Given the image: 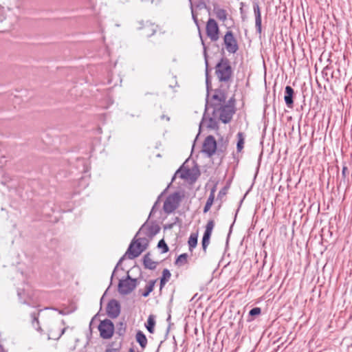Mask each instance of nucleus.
Here are the masks:
<instances>
[{"label": "nucleus", "instance_id": "obj_1", "mask_svg": "<svg viewBox=\"0 0 352 352\" xmlns=\"http://www.w3.org/2000/svg\"><path fill=\"white\" fill-rule=\"evenodd\" d=\"M226 96L221 91H216L210 100H207L206 111H212L214 118H219L223 123L229 122L234 113V104L232 99L228 102Z\"/></svg>", "mask_w": 352, "mask_h": 352}, {"label": "nucleus", "instance_id": "obj_2", "mask_svg": "<svg viewBox=\"0 0 352 352\" xmlns=\"http://www.w3.org/2000/svg\"><path fill=\"white\" fill-rule=\"evenodd\" d=\"M148 238L142 237V236H138V233L135 234V237L131 242L129 247L125 253V254L120 259L118 263L115 267L113 272L111 276V278H113L114 273L118 267V265L120 264L124 260V257L127 255L129 259H133L138 256H140L142 252H143L148 245Z\"/></svg>", "mask_w": 352, "mask_h": 352}, {"label": "nucleus", "instance_id": "obj_3", "mask_svg": "<svg viewBox=\"0 0 352 352\" xmlns=\"http://www.w3.org/2000/svg\"><path fill=\"white\" fill-rule=\"evenodd\" d=\"M21 13V3L19 0L10 7L0 6V22L4 21L7 26L11 27L17 21Z\"/></svg>", "mask_w": 352, "mask_h": 352}, {"label": "nucleus", "instance_id": "obj_4", "mask_svg": "<svg viewBox=\"0 0 352 352\" xmlns=\"http://www.w3.org/2000/svg\"><path fill=\"white\" fill-rule=\"evenodd\" d=\"M216 75L221 82H228L232 76V69L229 60L221 58L216 65Z\"/></svg>", "mask_w": 352, "mask_h": 352}, {"label": "nucleus", "instance_id": "obj_5", "mask_svg": "<svg viewBox=\"0 0 352 352\" xmlns=\"http://www.w3.org/2000/svg\"><path fill=\"white\" fill-rule=\"evenodd\" d=\"M183 196L179 192L169 195L164 201L163 210L166 214L174 212L179 206Z\"/></svg>", "mask_w": 352, "mask_h": 352}, {"label": "nucleus", "instance_id": "obj_6", "mask_svg": "<svg viewBox=\"0 0 352 352\" xmlns=\"http://www.w3.org/2000/svg\"><path fill=\"white\" fill-rule=\"evenodd\" d=\"M138 280L136 278H132L127 274L126 278L121 279L118 284V292L122 295L130 294L137 287Z\"/></svg>", "mask_w": 352, "mask_h": 352}, {"label": "nucleus", "instance_id": "obj_7", "mask_svg": "<svg viewBox=\"0 0 352 352\" xmlns=\"http://www.w3.org/2000/svg\"><path fill=\"white\" fill-rule=\"evenodd\" d=\"M160 227L157 224L146 222L138 232V236L148 238L149 241L155 235L160 232Z\"/></svg>", "mask_w": 352, "mask_h": 352}, {"label": "nucleus", "instance_id": "obj_8", "mask_svg": "<svg viewBox=\"0 0 352 352\" xmlns=\"http://www.w3.org/2000/svg\"><path fill=\"white\" fill-rule=\"evenodd\" d=\"M100 335L103 339L111 338L114 332L113 323L109 319L102 320L98 326Z\"/></svg>", "mask_w": 352, "mask_h": 352}, {"label": "nucleus", "instance_id": "obj_9", "mask_svg": "<svg viewBox=\"0 0 352 352\" xmlns=\"http://www.w3.org/2000/svg\"><path fill=\"white\" fill-rule=\"evenodd\" d=\"M207 36L212 41H217L219 38V29L217 23L213 19H209L206 27Z\"/></svg>", "mask_w": 352, "mask_h": 352}, {"label": "nucleus", "instance_id": "obj_10", "mask_svg": "<svg viewBox=\"0 0 352 352\" xmlns=\"http://www.w3.org/2000/svg\"><path fill=\"white\" fill-rule=\"evenodd\" d=\"M224 44L226 50L232 54H234L238 50V44L231 31H228L223 38Z\"/></svg>", "mask_w": 352, "mask_h": 352}, {"label": "nucleus", "instance_id": "obj_11", "mask_svg": "<svg viewBox=\"0 0 352 352\" xmlns=\"http://www.w3.org/2000/svg\"><path fill=\"white\" fill-rule=\"evenodd\" d=\"M217 150V142L212 135L208 136L203 144L202 151L208 156H212Z\"/></svg>", "mask_w": 352, "mask_h": 352}, {"label": "nucleus", "instance_id": "obj_12", "mask_svg": "<svg viewBox=\"0 0 352 352\" xmlns=\"http://www.w3.org/2000/svg\"><path fill=\"white\" fill-rule=\"evenodd\" d=\"M17 294L21 303L28 305L31 303L33 298V293L29 285H25V287L23 289H18Z\"/></svg>", "mask_w": 352, "mask_h": 352}, {"label": "nucleus", "instance_id": "obj_13", "mask_svg": "<svg viewBox=\"0 0 352 352\" xmlns=\"http://www.w3.org/2000/svg\"><path fill=\"white\" fill-rule=\"evenodd\" d=\"M107 315L112 318H117L120 313V305L117 300H111L107 307Z\"/></svg>", "mask_w": 352, "mask_h": 352}, {"label": "nucleus", "instance_id": "obj_14", "mask_svg": "<svg viewBox=\"0 0 352 352\" xmlns=\"http://www.w3.org/2000/svg\"><path fill=\"white\" fill-rule=\"evenodd\" d=\"M214 226V222L213 220H209L206 226V230L202 238V248L206 252L208 245L210 243V239L212 232V230Z\"/></svg>", "mask_w": 352, "mask_h": 352}, {"label": "nucleus", "instance_id": "obj_15", "mask_svg": "<svg viewBox=\"0 0 352 352\" xmlns=\"http://www.w3.org/2000/svg\"><path fill=\"white\" fill-rule=\"evenodd\" d=\"M254 13L255 16V25L258 32H261V14L258 3L253 4Z\"/></svg>", "mask_w": 352, "mask_h": 352}, {"label": "nucleus", "instance_id": "obj_16", "mask_svg": "<svg viewBox=\"0 0 352 352\" xmlns=\"http://www.w3.org/2000/svg\"><path fill=\"white\" fill-rule=\"evenodd\" d=\"M294 91L292 87L290 86H286L285 89V96L284 100L287 104V106L289 108L292 107L293 106V96H294Z\"/></svg>", "mask_w": 352, "mask_h": 352}, {"label": "nucleus", "instance_id": "obj_17", "mask_svg": "<svg viewBox=\"0 0 352 352\" xmlns=\"http://www.w3.org/2000/svg\"><path fill=\"white\" fill-rule=\"evenodd\" d=\"M213 11L219 20L223 22L226 21L228 14L226 10L221 8L218 6H214Z\"/></svg>", "mask_w": 352, "mask_h": 352}, {"label": "nucleus", "instance_id": "obj_18", "mask_svg": "<svg viewBox=\"0 0 352 352\" xmlns=\"http://www.w3.org/2000/svg\"><path fill=\"white\" fill-rule=\"evenodd\" d=\"M143 263L145 268L149 270H154L156 268L157 263L153 261L150 256V254L147 253L144 255L143 258Z\"/></svg>", "mask_w": 352, "mask_h": 352}, {"label": "nucleus", "instance_id": "obj_19", "mask_svg": "<svg viewBox=\"0 0 352 352\" xmlns=\"http://www.w3.org/2000/svg\"><path fill=\"white\" fill-rule=\"evenodd\" d=\"M136 341L139 343L142 349H145L147 345V338L144 333L138 331L135 335Z\"/></svg>", "mask_w": 352, "mask_h": 352}, {"label": "nucleus", "instance_id": "obj_20", "mask_svg": "<svg viewBox=\"0 0 352 352\" xmlns=\"http://www.w3.org/2000/svg\"><path fill=\"white\" fill-rule=\"evenodd\" d=\"M214 192H215V188H212L210 195L207 199L206 204L204 208V212L206 213L208 212L214 202Z\"/></svg>", "mask_w": 352, "mask_h": 352}, {"label": "nucleus", "instance_id": "obj_21", "mask_svg": "<svg viewBox=\"0 0 352 352\" xmlns=\"http://www.w3.org/2000/svg\"><path fill=\"white\" fill-rule=\"evenodd\" d=\"M155 325V316L153 315H150L147 319L146 323L145 324L146 328L149 333H153L154 332Z\"/></svg>", "mask_w": 352, "mask_h": 352}, {"label": "nucleus", "instance_id": "obj_22", "mask_svg": "<svg viewBox=\"0 0 352 352\" xmlns=\"http://www.w3.org/2000/svg\"><path fill=\"white\" fill-rule=\"evenodd\" d=\"M189 245V250L192 252L193 248L197 246V234H191L188 241Z\"/></svg>", "mask_w": 352, "mask_h": 352}, {"label": "nucleus", "instance_id": "obj_23", "mask_svg": "<svg viewBox=\"0 0 352 352\" xmlns=\"http://www.w3.org/2000/svg\"><path fill=\"white\" fill-rule=\"evenodd\" d=\"M170 272L168 270L164 269L162 272V277L160 280V287H163L170 278Z\"/></svg>", "mask_w": 352, "mask_h": 352}, {"label": "nucleus", "instance_id": "obj_24", "mask_svg": "<svg viewBox=\"0 0 352 352\" xmlns=\"http://www.w3.org/2000/svg\"><path fill=\"white\" fill-rule=\"evenodd\" d=\"M188 261V254L184 253L180 254L175 261V264L179 266L185 265Z\"/></svg>", "mask_w": 352, "mask_h": 352}, {"label": "nucleus", "instance_id": "obj_25", "mask_svg": "<svg viewBox=\"0 0 352 352\" xmlns=\"http://www.w3.org/2000/svg\"><path fill=\"white\" fill-rule=\"evenodd\" d=\"M237 137H238V142H237V144H236V148H237V151L239 152H240L243 148L244 137H243V135L242 133H239L237 134Z\"/></svg>", "mask_w": 352, "mask_h": 352}, {"label": "nucleus", "instance_id": "obj_26", "mask_svg": "<svg viewBox=\"0 0 352 352\" xmlns=\"http://www.w3.org/2000/svg\"><path fill=\"white\" fill-rule=\"evenodd\" d=\"M155 283L150 281L145 287V291L142 294L144 297H146L153 290Z\"/></svg>", "mask_w": 352, "mask_h": 352}, {"label": "nucleus", "instance_id": "obj_27", "mask_svg": "<svg viewBox=\"0 0 352 352\" xmlns=\"http://www.w3.org/2000/svg\"><path fill=\"white\" fill-rule=\"evenodd\" d=\"M201 42H202V45H204V50L205 62H206V85H207V87L208 88V85H209V80H208V60H207V57H206V48L205 47L204 43L202 39H201Z\"/></svg>", "mask_w": 352, "mask_h": 352}, {"label": "nucleus", "instance_id": "obj_28", "mask_svg": "<svg viewBox=\"0 0 352 352\" xmlns=\"http://www.w3.org/2000/svg\"><path fill=\"white\" fill-rule=\"evenodd\" d=\"M157 247L159 248H162L163 253L167 252L168 251V245H166V243H165V241L163 239H162L159 241Z\"/></svg>", "mask_w": 352, "mask_h": 352}, {"label": "nucleus", "instance_id": "obj_29", "mask_svg": "<svg viewBox=\"0 0 352 352\" xmlns=\"http://www.w3.org/2000/svg\"><path fill=\"white\" fill-rule=\"evenodd\" d=\"M261 308L259 307H254L253 309H252L250 312H249V314L250 316H257V315H259L261 314Z\"/></svg>", "mask_w": 352, "mask_h": 352}, {"label": "nucleus", "instance_id": "obj_30", "mask_svg": "<svg viewBox=\"0 0 352 352\" xmlns=\"http://www.w3.org/2000/svg\"><path fill=\"white\" fill-rule=\"evenodd\" d=\"M192 19H193V21L194 22L196 23V25L198 26V20H197V18L196 16V15L194 14V12H193V10L192 9Z\"/></svg>", "mask_w": 352, "mask_h": 352}, {"label": "nucleus", "instance_id": "obj_31", "mask_svg": "<svg viewBox=\"0 0 352 352\" xmlns=\"http://www.w3.org/2000/svg\"><path fill=\"white\" fill-rule=\"evenodd\" d=\"M151 33H149L148 32H147L148 33V36L153 35L155 32V29L154 28V25H151Z\"/></svg>", "mask_w": 352, "mask_h": 352}, {"label": "nucleus", "instance_id": "obj_32", "mask_svg": "<svg viewBox=\"0 0 352 352\" xmlns=\"http://www.w3.org/2000/svg\"><path fill=\"white\" fill-rule=\"evenodd\" d=\"M346 171H347V168L346 166H344L342 170V173L343 176H345Z\"/></svg>", "mask_w": 352, "mask_h": 352}, {"label": "nucleus", "instance_id": "obj_33", "mask_svg": "<svg viewBox=\"0 0 352 352\" xmlns=\"http://www.w3.org/2000/svg\"><path fill=\"white\" fill-rule=\"evenodd\" d=\"M106 352H118V351L116 349H108Z\"/></svg>", "mask_w": 352, "mask_h": 352}, {"label": "nucleus", "instance_id": "obj_34", "mask_svg": "<svg viewBox=\"0 0 352 352\" xmlns=\"http://www.w3.org/2000/svg\"><path fill=\"white\" fill-rule=\"evenodd\" d=\"M180 177L183 179L187 178V174L186 173H182Z\"/></svg>", "mask_w": 352, "mask_h": 352}, {"label": "nucleus", "instance_id": "obj_35", "mask_svg": "<svg viewBox=\"0 0 352 352\" xmlns=\"http://www.w3.org/2000/svg\"><path fill=\"white\" fill-rule=\"evenodd\" d=\"M173 227V224L166 225L165 228L170 229Z\"/></svg>", "mask_w": 352, "mask_h": 352}, {"label": "nucleus", "instance_id": "obj_36", "mask_svg": "<svg viewBox=\"0 0 352 352\" xmlns=\"http://www.w3.org/2000/svg\"><path fill=\"white\" fill-rule=\"evenodd\" d=\"M156 204H157V202H156V203L155 204V205L153 206V208H152V210H151V214H151L153 212H154V210H155V205H156Z\"/></svg>", "mask_w": 352, "mask_h": 352}, {"label": "nucleus", "instance_id": "obj_37", "mask_svg": "<svg viewBox=\"0 0 352 352\" xmlns=\"http://www.w3.org/2000/svg\"><path fill=\"white\" fill-rule=\"evenodd\" d=\"M34 322H38V319L35 316L33 318V323H34Z\"/></svg>", "mask_w": 352, "mask_h": 352}, {"label": "nucleus", "instance_id": "obj_38", "mask_svg": "<svg viewBox=\"0 0 352 352\" xmlns=\"http://www.w3.org/2000/svg\"><path fill=\"white\" fill-rule=\"evenodd\" d=\"M224 195V192H222L221 191L219 192V195Z\"/></svg>", "mask_w": 352, "mask_h": 352}, {"label": "nucleus", "instance_id": "obj_39", "mask_svg": "<svg viewBox=\"0 0 352 352\" xmlns=\"http://www.w3.org/2000/svg\"><path fill=\"white\" fill-rule=\"evenodd\" d=\"M129 352H135V351H134V350L133 349H130Z\"/></svg>", "mask_w": 352, "mask_h": 352}, {"label": "nucleus", "instance_id": "obj_40", "mask_svg": "<svg viewBox=\"0 0 352 352\" xmlns=\"http://www.w3.org/2000/svg\"><path fill=\"white\" fill-rule=\"evenodd\" d=\"M179 170H178L176 172V173H175V174H178V173H179Z\"/></svg>", "mask_w": 352, "mask_h": 352}]
</instances>
